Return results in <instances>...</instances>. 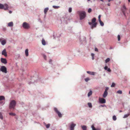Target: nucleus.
<instances>
[{"instance_id":"nucleus-1","label":"nucleus","mask_w":130,"mask_h":130,"mask_svg":"<svg viewBox=\"0 0 130 130\" xmlns=\"http://www.w3.org/2000/svg\"><path fill=\"white\" fill-rule=\"evenodd\" d=\"M39 78L38 75L37 74L36 72H35V74L33 76L31 77V79L30 80H28L27 82L29 85L36 82L39 80Z\"/></svg>"},{"instance_id":"nucleus-2","label":"nucleus","mask_w":130,"mask_h":130,"mask_svg":"<svg viewBox=\"0 0 130 130\" xmlns=\"http://www.w3.org/2000/svg\"><path fill=\"white\" fill-rule=\"evenodd\" d=\"M96 18L94 17L92 19L91 22H89L88 23L89 24L91 25V28L92 29L96 27L97 23L96 22Z\"/></svg>"},{"instance_id":"nucleus-3","label":"nucleus","mask_w":130,"mask_h":130,"mask_svg":"<svg viewBox=\"0 0 130 130\" xmlns=\"http://www.w3.org/2000/svg\"><path fill=\"white\" fill-rule=\"evenodd\" d=\"M16 102L15 100H12L10 101V103L9 105V109H14L16 106Z\"/></svg>"},{"instance_id":"nucleus-4","label":"nucleus","mask_w":130,"mask_h":130,"mask_svg":"<svg viewBox=\"0 0 130 130\" xmlns=\"http://www.w3.org/2000/svg\"><path fill=\"white\" fill-rule=\"evenodd\" d=\"M80 20H82L84 19L86 16V13L84 11H80L79 13Z\"/></svg>"},{"instance_id":"nucleus-5","label":"nucleus","mask_w":130,"mask_h":130,"mask_svg":"<svg viewBox=\"0 0 130 130\" xmlns=\"http://www.w3.org/2000/svg\"><path fill=\"white\" fill-rule=\"evenodd\" d=\"M8 6L7 4H5L4 5L0 3V9H4L6 10L8 9Z\"/></svg>"},{"instance_id":"nucleus-6","label":"nucleus","mask_w":130,"mask_h":130,"mask_svg":"<svg viewBox=\"0 0 130 130\" xmlns=\"http://www.w3.org/2000/svg\"><path fill=\"white\" fill-rule=\"evenodd\" d=\"M22 26L24 28L26 29H28L30 27L29 24L26 22H24Z\"/></svg>"},{"instance_id":"nucleus-7","label":"nucleus","mask_w":130,"mask_h":130,"mask_svg":"<svg viewBox=\"0 0 130 130\" xmlns=\"http://www.w3.org/2000/svg\"><path fill=\"white\" fill-rule=\"evenodd\" d=\"M76 126V124L73 122L70 124L69 127L70 130H74V127Z\"/></svg>"},{"instance_id":"nucleus-8","label":"nucleus","mask_w":130,"mask_h":130,"mask_svg":"<svg viewBox=\"0 0 130 130\" xmlns=\"http://www.w3.org/2000/svg\"><path fill=\"white\" fill-rule=\"evenodd\" d=\"M0 70L3 73H7V68L5 66H2L0 69Z\"/></svg>"},{"instance_id":"nucleus-9","label":"nucleus","mask_w":130,"mask_h":130,"mask_svg":"<svg viewBox=\"0 0 130 130\" xmlns=\"http://www.w3.org/2000/svg\"><path fill=\"white\" fill-rule=\"evenodd\" d=\"M54 109L55 112L58 114L59 117H62V114L59 111H58L57 108H54Z\"/></svg>"},{"instance_id":"nucleus-10","label":"nucleus","mask_w":130,"mask_h":130,"mask_svg":"<svg viewBox=\"0 0 130 130\" xmlns=\"http://www.w3.org/2000/svg\"><path fill=\"white\" fill-rule=\"evenodd\" d=\"M99 100V103L100 104H104L106 102L105 99L103 98H100Z\"/></svg>"},{"instance_id":"nucleus-11","label":"nucleus","mask_w":130,"mask_h":130,"mask_svg":"<svg viewBox=\"0 0 130 130\" xmlns=\"http://www.w3.org/2000/svg\"><path fill=\"white\" fill-rule=\"evenodd\" d=\"M126 8L125 6H123L122 8V11L124 16L126 17V13L125 12L126 11Z\"/></svg>"},{"instance_id":"nucleus-12","label":"nucleus","mask_w":130,"mask_h":130,"mask_svg":"<svg viewBox=\"0 0 130 130\" xmlns=\"http://www.w3.org/2000/svg\"><path fill=\"white\" fill-rule=\"evenodd\" d=\"M1 61L2 63H3L4 64H6L7 63L6 59L5 58H1Z\"/></svg>"},{"instance_id":"nucleus-13","label":"nucleus","mask_w":130,"mask_h":130,"mask_svg":"<svg viewBox=\"0 0 130 130\" xmlns=\"http://www.w3.org/2000/svg\"><path fill=\"white\" fill-rule=\"evenodd\" d=\"M2 55H4L5 57L7 56V53L6 49H5L2 52Z\"/></svg>"},{"instance_id":"nucleus-14","label":"nucleus","mask_w":130,"mask_h":130,"mask_svg":"<svg viewBox=\"0 0 130 130\" xmlns=\"http://www.w3.org/2000/svg\"><path fill=\"white\" fill-rule=\"evenodd\" d=\"M104 69L106 70H107L108 72H111V70L110 68H108V67L106 66L104 67Z\"/></svg>"},{"instance_id":"nucleus-15","label":"nucleus","mask_w":130,"mask_h":130,"mask_svg":"<svg viewBox=\"0 0 130 130\" xmlns=\"http://www.w3.org/2000/svg\"><path fill=\"white\" fill-rule=\"evenodd\" d=\"M87 73L90 75H95V72H94L87 71Z\"/></svg>"},{"instance_id":"nucleus-16","label":"nucleus","mask_w":130,"mask_h":130,"mask_svg":"<svg viewBox=\"0 0 130 130\" xmlns=\"http://www.w3.org/2000/svg\"><path fill=\"white\" fill-rule=\"evenodd\" d=\"M108 94L107 92L104 91V93L103 95V96L104 98H105L107 95Z\"/></svg>"},{"instance_id":"nucleus-17","label":"nucleus","mask_w":130,"mask_h":130,"mask_svg":"<svg viewBox=\"0 0 130 130\" xmlns=\"http://www.w3.org/2000/svg\"><path fill=\"white\" fill-rule=\"evenodd\" d=\"M13 22H11L8 23V26L11 27L13 26Z\"/></svg>"},{"instance_id":"nucleus-18","label":"nucleus","mask_w":130,"mask_h":130,"mask_svg":"<svg viewBox=\"0 0 130 130\" xmlns=\"http://www.w3.org/2000/svg\"><path fill=\"white\" fill-rule=\"evenodd\" d=\"M81 127L83 130H87V127L86 125H82Z\"/></svg>"},{"instance_id":"nucleus-19","label":"nucleus","mask_w":130,"mask_h":130,"mask_svg":"<svg viewBox=\"0 0 130 130\" xmlns=\"http://www.w3.org/2000/svg\"><path fill=\"white\" fill-rule=\"evenodd\" d=\"M5 97L4 96L1 95L0 96V101L5 100Z\"/></svg>"},{"instance_id":"nucleus-20","label":"nucleus","mask_w":130,"mask_h":130,"mask_svg":"<svg viewBox=\"0 0 130 130\" xmlns=\"http://www.w3.org/2000/svg\"><path fill=\"white\" fill-rule=\"evenodd\" d=\"M2 44L4 45H5L6 43V41L5 40H2L1 42Z\"/></svg>"},{"instance_id":"nucleus-21","label":"nucleus","mask_w":130,"mask_h":130,"mask_svg":"<svg viewBox=\"0 0 130 130\" xmlns=\"http://www.w3.org/2000/svg\"><path fill=\"white\" fill-rule=\"evenodd\" d=\"M25 53L26 56H27L28 55V49H26L25 51Z\"/></svg>"},{"instance_id":"nucleus-22","label":"nucleus","mask_w":130,"mask_h":130,"mask_svg":"<svg viewBox=\"0 0 130 130\" xmlns=\"http://www.w3.org/2000/svg\"><path fill=\"white\" fill-rule=\"evenodd\" d=\"M42 43L43 45H45L46 44V42L45 40L43 39H42Z\"/></svg>"},{"instance_id":"nucleus-23","label":"nucleus","mask_w":130,"mask_h":130,"mask_svg":"<svg viewBox=\"0 0 130 130\" xmlns=\"http://www.w3.org/2000/svg\"><path fill=\"white\" fill-rule=\"evenodd\" d=\"M92 94V91L91 90H90L89 92H88V97L90 96Z\"/></svg>"},{"instance_id":"nucleus-24","label":"nucleus","mask_w":130,"mask_h":130,"mask_svg":"<svg viewBox=\"0 0 130 130\" xmlns=\"http://www.w3.org/2000/svg\"><path fill=\"white\" fill-rule=\"evenodd\" d=\"M48 10V7H46L44 9V12L45 14H46Z\"/></svg>"},{"instance_id":"nucleus-25","label":"nucleus","mask_w":130,"mask_h":130,"mask_svg":"<svg viewBox=\"0 0 130 130\" xmlns=\"http://www.w3.org/2000/svg\"><path fill=\"white\" fill-rule=\"evenodd\" d=\"M99 21V23H100V25L102 26H104V23H103V22H102L101 20H100V21Z\"/></svg>"},{"instance_id":"nucleus-26","label":"nucleus","mask_w":130,"mask_h":130,"mask_svg":"<svg viewBox=\"0 0 130 130\" xmlns=\"http://www.w3.org/2000/svg\"><path fill=\"white\" fill-rule=\"evenodd\" d=\"M130 115V114L129 113H128L127 114H125L124 115V117H123V118H125L128 117Z\"/></svg>"},{"instance_id":"nucleus-27","label":"nucleus","mask_w":130,"mask_h":130,"mask_svg":"<svg viewBox=\"0 0 130 130\" xmlns=\"http://www.w3.org/2000/svg\"><path fill=\"white\" fill-rule=\"evenodd\" d=\"M110 60V58H107L105 60V62L106 63L109 61Z\"/></svg>"},{"instance_id":"nucleus-28","label":"nucleus","mask_w":130,"mask_h":130,"mask_svg":"<svg viewBox=\"0 0 130 130\" xmlns=\"http://www.w3.org/2000/svg\"><path fill=\"white\" fill-rule=\"evenodd\" d=\"M53 8L55 9H58L59 8H60V6H53Z\"/></svg>"},{"instance_id":"nucleus-29","label":"nucleus","mask_w":130,"mask_h":130,"mask_svg":"<svg viewBox=\"0 0 130 130\" xmlns=\"http://www.w3.org/2000/svg\"><path fill=\"white\" fill-rule=\"evenodd\" d=\"M88 105L89 107L90 108H91L92 107V104L91 103H88Z\"/></svg>"},{"instance_id":"nucleus-30","label":"nucleus","mask_w":130,"mask_h":130,"mask_svg":"<svg viewBox=\"0 0 130 130\" xmlns=\"http://www.w3.org/2000/svg\"><path fill=\"white\" fill-rule=\"evenodd\" d=\"M0 118L1 120H3V118L2 113L0 112Z\"/></svg>"},{"instance_id":"nucleus-31","label":"nucleus","mask_w":130,"mask_h":130,"mask_svg":"<svg viewBox=\"0 0 130 130\" xmlns=\"http://www.w3.org/2000/svg\"><path fill=\"white\" fill-rule=\"evenodd\" d=\"M112 119L113 120L115 121L117 119L116 116L115 115H114L113 116Z\"/></svg>"},{"instance_id":"nucleus-32","label":"nucleus","mask_w":130,"mask_h":130,"mask_svg":"<svg viewBox=\"0 0 130 130\" xmlns=\"http://www.w3.org/2000/svg\"><path fill=\"white\" fill-rule=\"evenodd\" d=\"M9 114L10 115L13 116H15V115L16 114L15 113H13L12 112H10L9 113Z\"/></svg>"},{"instance_id":"nucleus-33","label":"nucleus","mask_w":130,"mask_h":130,"mask_svg":"<svg viewBox=\"0 0 130 130\" xmlns=\"http://www.w3.org/2000/svg\"><path fill=\"white\" fill-rule=\"evenodd\" d=\"M90 79L89 77H87L85 79V81L86 82H88L89 80Z\"/></svg>"},{"instance_id":"nucleus-34","label":"nucleus","mask_w":130,"mask_h":130,"mask_svg":"<svg viewBox=\"0 0 130 130\" xmlns=\"http://www.w3.org/2000/svg\"><path fill=\"white\" fill-rule=\"evenodd\" d=\"M91 128H92V130H96V128H95L93 125L91 126Z\"/></svg>"},{"instance_id":"nucleus-35","label":"nucleus","mask_w":130,"mask_h":130,"mask_svg":"<svg viewBox=\"0 0 130 130\" xmlns=\"http://www.w3.org/2000/svg\"><path fill=\"white\" fill-rule=\"evenodd\" d=\"M50 124H48L46 125V128H49L50 127Z\"/></svg>"},{"instance_id":"nucleus-36","label":"nucleus","mask_w":130,"mask_h":130,"mask_svg":"<svg viewBox=\"0 0 130 130\" xmlns=\"http://www.w3.org/2000/svg\"><path fill=\"white\" fill-rule=\"evenodd\" d=\"M117 93L120 94H122V91L121 90H119L117 91Z\"/></svg>"},{"instance_id":"nucleus-37","label":"nucleus","mask_w":130,"mask_h":130,"mask_svg":"<svg viewBox=\"0 0 130 130\" xmlns=\"http://www.w3.org/2000/svg\"><path fill=\"white\" fill-rule=\"evenodd\" d=\"M42 55L44 59L45 60H46V56L45 54H43Z\"/></svg>"},{"instance_id":"nucleus-38","label":"nucleus","mask_w":130,"mask_h":130,"mask_svg":"<svg viewBox=\"0 0 130 130\" xmlns=\"http://www.w3.org/2000/svg\"><path fill=\"white\" fill-rule=\"evenodd\" d=\"M92 11V9L91 8H89L88 9V12L89 13H90Z\"/></svg>"},{"instance_id":"nucleus-39","label":"nucleus","mask_w":130,"mask_h":130,"mask_svg":"<svg viewBox=\"0 0 130 130\" xmlns=\"http://www.w3.org/2000/svg\"><path fill=\"white\" fill-rule=\"evenodd\" d=\"M115 84L114 83H113L112 84L111 86V87H114L115 86Z\"/></svg>"},{"instance_id":"nucleus-40","label":"nucleus","mask_w":130,"mask_h":130,"mask_svg":"<svg viewBox=\"0 0 130 130\" xmlns=\"http://www.w3.org/2000/svg\"><path fill=\"white\" fill-rule=\"evenodd\" d=\"M69 12L70 13L72 12V8L71 7H70L69 9Z\"/></svg>"},{"instance_id":"nucleus-41","label":"nucleus","mask_w":130,"mask_h":130,"mask_svg":"<svg viewBox=\"0 0 130 130\" xmlns=\"http://www.w3.org/2000/svg\"><path fill=\"white\" fill-rule=\"evenodd\" d=\"M118 41H120V37L119 35H118Z\"/></svg>"},{"instance_id":"nucleus-42","label":"nucleus","mask_w":130,"mask_h":130,"mask_svg":"<svg viewBox=\"0 0 130 130\" xmlns=\"http://www.w3.org/2000/svg\"><path fill=\"white\" fill-rule=\"evenodd\" d=\"M82 39H83V41H86V37H82Z\"/></svg>"},{"instance_id":"nucleus-43","label":"nucleus","mask_w":130,"mask_h":130,"mask_svg":"<svg viewBox=\"0 0 130 130\" xmlns=\"http://www.w3.org/2000/svg\"><path fill=\"white\" fill-rule=\"evenodd\" d=\"M85 77V75L84 74H83L81 76V78L82 79H83Z\"/></svg>"},{"instance_id":"nucleus-44","label":"nucleus","mask_w":130,"mask_h":130,"mask_svg":"<svg viewBox=\"0 0 130 130\" xmlns=\"http://www.w3.org/2000/svg\"><path fill=\"white\" fill-rule=\"evenodd\" d=\"M105 106H106L105 105H100L99 106V107H105Z\"/></svg>"},{"instance_id":"nucleus-45","label":"nucleus","mask_w":130,"mask_h":130,"mask_svg":"<svg viewBox=\"0 0 130 130\" xmlns=\"http://www.w3.org/2000/svg\"><path fill=\"white\" fill-rule=\"evenodd\" d=\"M101 15H99L98 16V20L100 21L101 20Z\"/></svg>"},{"instance_id":"nucleus-46","label":"nucleus","mask_w":130,"mask_h":130,"mask_svg":"<svg viewBox=\"0 0 130 130\" xmlns=\"http://www.w3.org/2000/svg\"><path fill=\"white\" fill-rule=\"evenodd\" d=\"M0 103L1 104L3 105L5 104V102L3 101H1L0 102Z\"/></svg>"},{"instance_id":"nucleus-47","label":"nucleus","mask_w":130,"mask_h":130,"mask_svg":"<svg viewBox=\"0 0 130 130\" xmlns=\"http://www.w3.org/2000/svg\"><path fill=\"white\" fill-rule=\"evenodd\" d=\"M109 89V88L108 87H107L106 88V89L105 90V91L106 92H107V91Z\"/></svg>"},{"instance_id":"nucleus-48","label":"nucleus","mask_w":130,"mask_h":130,"mask_svg":"<svg viewBox=\"0 0 130 130\" xmlns=\"http://www.w3.org/2000/svg\"><path fill=\"white\" fill-rule=\"evenodd\" d=\"M94 50L96 52H98V49L96 47L95 48Z\"/></svg>"},{"instance_id":"nucleus-49","label":"nucleus","mask_w":130,"mask_h":130,"mask_svg":"<svg viewBox=\"0 0 130 130\" xmlns=\"http://www.w3.org/2000/svg\"><path fill=\"white\" fill-rule=\"evenodd\" d=\"M91 56L92 57H94V53H91Z\"/></svg>"},{"instance_id":"nucleus-50","label":"nucleus","mask_w":130,"mask_h":130,"mask_svg":"<svg viewBox=\"0 0 130 130\" xmlns=\"http://www.w3.org/2000/svg\"><path fill=\"white\" fill-rule=\"evenodd\" d=\"M49 62L50 64H52V60L50 59L49 61Z\"/></svg>"},{"instance_id":"nucleus-51","label":"nucleus","mask_w":130,"mask_h":130,"mask_svg":"<svg viewBox=\"0 0 130 130\" xmlns=\"http://www.w3.org/2000/svg\"><path fill=\"white\" fill-rule=\"evenodd\" d=\"M9 13L11 14L12 13V11L11 10H10L9 11Z\"/></svg>"},{"instance_id":"nucleus-52","label":"nucleus","mask_w":130,"mask_h":130,"mask_svg":"<svg viewBox=\"0 0 130 130\" xmlns=\"http://www.w3.org/2000/svg\"><path fill=\"white\" fill-rule=\"evenodd\" d=\"M107 5L108 6H110V3H108L107 4Z\"/></svg>"},{"instance_id":"nucleus-53","label":"nucleus","mask_w":130,"mask_h":130,"mask_svg":"<svg viewBox=\"0 0 130 130\" xmlns=\"http://www.w3.org/2000/svg\"><path fill=\"white\" fill-rule=\"evenodd\" d=\"M113 48L112 47H110L109 49H113Z\"/></svg>"},{"instance_id":"nucleus-54","label":"nucleus","mask_w":130,"mask_h":130,"mask_svg":"<svg viewBox=\"0 0 130 130\" xmlns=\"http://www.w3.org/2000/svg\"><path fill=\"white\" fill-rule=\"evenodd\" d=\"M3 30H6V28H3Z\"/></svg>"},{"instance_id":"nucleus-55","label":"nucleus","mask_w":130,"mask_h":130,"mask_svg":"<svg viewBox=\"0 0 130 130\" xmlns=\"http://www.w3.org/2000/svg\"><path fill=\"white\" fill-rule=\"evenodd\" d=\"M92 57V59L93 60H94V57Z\"/></svg>"},{"instance_id":"nucleus-56","label":"nucleus","mask_w":130,"mask_h":130,"mask_svg":"<svg viewBox=\"0 0 130 130\" xmlns=\"http://www.w3.org/2000/svg\"><path fill=\"white\" fill-rule=\"evenodd\" d=\"M2 38H0V42H1V41H2Z\"/></svg>"},{"instance_id":"nucleus-57","label":"nucleus","mask_w":130,"mask_h":130,"mask_svg":"<svg viewBox=\"0 0 130 130\" xmlns=\"http://www.w3.org/2000/svg\"><path fill=\"white\" fill-rule=\"evenodd\" d=\"M96 130H100V129L99 128H96Z\"/></svg>"},{"instance_id":"nucleus-58","label":"nucleus","mask_w":130,"mask_h":130,"mask_svg":"<svg viewBox=\"0 0 130 130\" xmlns=\"http://www.w3.org/2000/svg\"><path fill=\"white\" fill-rule=\"evenodd\" d=\"M100 0L103 2H104V1L103 0Z\"/></svg>"},{"instance_id":"nucleus-59","label":"nucleus","mask_w":130,"mask_h":130,"mask_svg":"<svg viewBox=\"0 0 130 130\" xmlns=\"http://www.w3.org/2000/svg\"><path fill=\"white\" fill-rule=\"evenodd\" d=\"M82 39V38H80V42H81V41H82V40H81V39Z\"/></svg>"},{"instance_id":"nucleus-60","label":"nucleus","mask_w":130,"mask_h":130,"mask_svg":"<svg viewBox=\"0 0 130 130\" xmlns=\"http://www.w3.org/2000/svg\"><path fill=\"white\" fill-rule=\"evenodd\" d=\"M122 112V110H120L119 111V112Z\"/></svg>"},{"instance_id":"nucleus-61","label":"nucleus","mask_w":130,"mask_h":130,"mask_svg":"<svg viewBox=\"0 0 130 130\" xmlns=\"http://www.w3.org/2000/svg\"><path fill=\"white\" fill-rule=\"evenodd\" d=\"M128 1L129 2H130V0H128Z\"/></svg>"},{"instance_id":"nucleus-62","label":"nucleus","mask_w":130,"mask_h":130,"mask_svg":"<svg viewBox=\"0 0 130 130\" xmlns=\"http://www.w3.org/2000/svg\"><path fill=\"white\" fill-rule=\"evenodd\" d=\"M53 37H54V38H55V36H54V35H53Z\"/></svg>"},{"instance_id":"nucleus-63","label":"nucleus","mask_w":130,"mask_h":130,"mask_svg":"<svg viewBox=\"0 0 130 130\" xmlns=\"http://www.w3.org/2000/svg\"><path fill=\"white\" fill-rule=\"evenodd\" d=\"M129 94H130V91H129Z\"/></svg>"},{"instance_id":"nucleus-64","label":"nucleus","mask_w":130,"mask_h":130,"mask_svg":"<svg viewBox=\"0 0 130 130\" xmlns=\"http://www.w3.org/2000/svg\"><path fill=\"white\" fill-rule=\"evenodd\" d=\"M88 1H90V0H87Z\"/></svg>"}]
</instances>
